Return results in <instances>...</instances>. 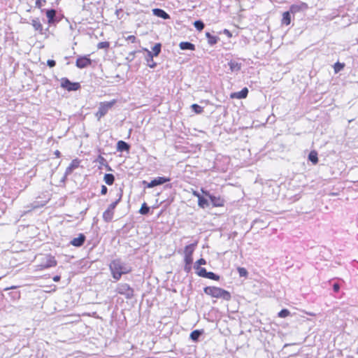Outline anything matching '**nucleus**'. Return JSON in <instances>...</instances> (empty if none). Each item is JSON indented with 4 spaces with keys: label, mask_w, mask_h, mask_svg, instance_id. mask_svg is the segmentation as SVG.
<instances>
[{
    "label": "nucleus",
    "mask_w": 358,
    "mask_h": 358,
    "mask_svg": "<svg viewBox=\"0 0 358 358\" xmlns=\"http://www.w3.org/2000/svg\"><path fill=\"white\" fill-rule=\"evenodd\" d=\"M55 154L57 157H59L60 156V152L59 150H56L55 152Z\"/></svg>",
    "instance_id": "obj_55"
},
{
    "label": "nucleus",
    "mask_w": 358,
    "mask_h": 358,
    "mask_svg": "<svg viewBox=\"0 0 358 358\" xmlns=\"http://www.w3.org/2000/svg\"><path fill=\"white\" fill-rule=\"evenodd\" d=\"M237 271L241 277L246 278L248 275V271L243 267H238Z\"/></svg>",
    "instance_id": "obj_33"
},
{
    "label": "nucleus",
    "mask_w": 358,
    "mask_h": 358,
    "mask_svg": "<svg viewBox=\"0 0 358 358\" xmlns=\"http://www.w3.org/2000/svg\"><path fill=\"white\" fill-rule=\"evenodd\" d=\"M109 47V43L104 41V42H100L97 45L98 49H106Z\"/></svg>",
    "instance_id": "obj_38"
},
{
    "label": "nucleus",
    "mask_w": 358,
    "mask_h": 358,
    "mask_svg": "<svg viewBox=\"0 0 358 358\" xmlns=\"http://www.w3.org/2000/svg\"><path fill=\"white\" fill-rule=\"evenodd\" d=\"M203 292L206 294L212 297L222 299L225 301H229L231 298V294L228 291L217 287H206Z\"/></svg>",
    "instance_id": "obj_2"
},
{
    "label": "nucleus",
    "mask_w": 358,
    "mask_h": 358,
    "mask_svg": "<svg viewBox=\"0 0 358 358\" xmlns=\"http://www.w3.org/2000/svg\"><path fill=\"white\" fill-rule=\"evenodd\" d=\"M289 314L290 312L287 309H282L278 313V315L281 318H285L289 315Z\"/></svg>",
    "instance_id": "obj_36"
},
{
    "label": "nucleus",
    "mask_w": 358,
    "mask_h": 358,
    "mask_svg": "<svg viewBox=\"0 0 358 358\" xmlns=\"http://www.w3.org/2000/svg\"><path fill=\"white\" fill-rule=\"evenodd\" d=\"M126 40L127 41H129L131 43H136V38L134 36H133V35L128 36L126 38Z\"/></svg>",
    "instance_id": "obj_42"
},
{
    "label": "nucleus",
    "mask_w": 358,
    "mask_h": 358,
    "mask_svg": "<svg viewBox=\"0 0 358 358\" xmlns=\"http://www.w3.org/2000/svg\"><path fill=\"white\" fill-rule=\"evenodd\" d=\"M122 196V190L120 189V193L118 194V198L108 206V207L107 208V210H112L114 212L115 208H116L117 205L121 201Z\"/></svg>",
    "instance_id": "obj_17"
},
{
    "label": "nucleus",
    "mask_w": 358,
    "mask_h": 358,
    "mask_svg": "<svg viewBox=\"0 0 358 358\" xmlns=\"http://www.w3.org/2000/svg\"><path fill=\"white\" fill-rule=\"evenodd\" d=\"M59 280H60V276H59V275H55V276L53 278V280H54L55 282H58V281H59Z\"/></svg>",
    "instance_id": "obj_51"
},
{
    "label": "nucleus",
    "mask_w": 358,
    "mask_h": 358,
    "mask_svg": "<svg viewBox=\"0 0 358 358\" xmlns=\"http://www.w3.org/2000/svg\"><path fill=\"white\" fill-rule=\"evenodd\" d=\"M103 180L107 185H111L115 181V177L111 173H106L103 178Z\"/></svg>",
    "instance_id": "obj_24"
},
{
    "label": "nucleus",
    "mask_w": 358,
    "mask_h": 358,
    "mask_svg": "<svg viewBox=\"0 0 358 358\" xmlns=\"http://www.w3.org/2000/svg\"><path fill=\"white\" fill-rule=\"evenodd\" d=\"M192 110L197 114H200L203 111V108L196 103H194L192 105Z\"/></svg>",
    "instance_id": "obj_32"
},
{
    "label": "nucleus",
    "mask_w": 358,
    "mask_h": 358,
    "mask_svg": "<svg viewBox=\"0 0 358 358\" xmlns=\"http://www.w3.org/2000/svg\"><path fill=\"white\" fill-rule=\"evenodd\" d=\"M116 292L120 294L125 296L129 299L134 296V289L127 283L118 284Z\"/></svg>",
    "instance_id": "obj_4"
},
{
    "label": "nucleus",
    "mask_w": 358,
    "mask_h": 358,
    "mask_svg": "<svg viewBox=\"0 0 358 358\" xmlns=\"http://www.w3.org/2000/svg\"><path fill=\"white\" fill-rule=\"evenodd\" d=\"M308 5L306 3L301 2L298 4H292L289 9V12H290L291 14L294 15L296 13H299L300 11L304 10L307 9Z\"/></svg>",
    "instance_id": "obj_9"
},
{
    "label": "nucleus",
    "mask_w": 358,
    "mask_h": 358,
    "mask_svg": "<svg viewBox=\"0 0 358 358\" xmlns=\"http://www.w3.org/2000/svg\"><path fill=\"white\" fill-rule=\"evenodd\" d=\"M161 43H156L155 46L152 48V55L155 56H157L161 52Z\"/></svg>",
    "instance_id": "obj_30"
},
{
    "label": "nucleus",
    "mask_w": 358,
    "mask_h": 358,
    "mask_svg": "<svg viewBox=\"0 0 358 358\" xmlns=\"http://www.w3.org/2000/svg\"><path fill=\"white\" fill-rule=\"evenodd\" d=\"M46 16L49 24L54 23L55 22L56 10L55 9L48 10L46 11Z\"/></svg>",
    "instance_id": "obj_15"
},
{
    "label": "nucleus",
    "mask_w": 358,
    "mask_h": 358,
    "mask_svg": "<svg viewBox=\"0 0 358 358\" xmlns=\"http://www.w3.org/2000/svg\"><path fill=\"white\" fill-rule=\"evenodd\" d=\"M69 166H71V168H72L73 169H76V167H78V163H75V162H74V161H73V162H71V164L69 165Z\"/></svg>",
    "instance_id": "obj_49"
},
{
    "label": "nucleus",
    "mask_w": 358,
    "mask_h": 358,
    "mask_svg": "<svg viewBox=\"0 0 358 358\" xmlns=\"http://www.w3.org/2000/svg\"><path fill=\"white\" fill-rule=\"evenodd\" d=\"M61 87L68 91H76L80 87L79 83H72L68 78H63L61 80Z\"/></svg>",
    "instance_id": "obj_6"
},
{
    "label": "nucleus",
    "mask_w": 358,
    "mask_h": 358,
    "mask_svg": "<svg viewBox=\"0 0 358 358\" xmlns=\"http://www.w3.org/2000/svg\"><path fill=\"white\" fill-rule=\"evenodd\" d=\"M106 166L108 168V170H111L110 167L108 164H106Z\"/></svg>",
    "instance_id": "obj_56"
},
{
    "label": "nucleus",
    "mask_w": 358,
    "mask_h": 358,
    "mask_svg": "<svg viewBox=\"0 0 358 358\" xmlns=\"http://www.w3.org/2000/svg\"><path fill=\"white\" fill-rule=\"evenodd\" d=\"M194 26L197 30L201 31L203 29L205 25L201 20H196L194 22Z\"/></svg>",
    "instance_id": "obj_31"
},
{
    "label": "nucleus",
    "mask_w": 358,
    "mask_h": 358,
    "mask_svg": "<svg viewBox=\"0 0 358 358\" xmlns=\"http://www.w3.org/2000/svg\"><path fill=\"white\" fill-rule=\"evenodd\" d=\"M47 64L49 67L52 68L56 65V62L53 59H48L47 61Z\"/></svg>",
    "instance_id": "obj_40"
},
{
    "label": "nucleus",
    "mask_w": 358,
    "mask_h": 358,
    "mask_svg": "<svg viewBox=\"0 0 358 358\" xmlns=\"http://www.w3.org/2000/svg\"><path fill=\"white\" fill-rule=\"evenodd\" d=\"M152 181L153 186L155 187V186L160 185L166 182L170 181V178H165V177H157V178H155L154 180H152Z\"/></svg>",
    "instance_id": "obj_19"
},
{
    "label": "nucleus",
    "mask_w": 358,
    "mask_h": 358,
    "mask_svg": "<svg viewBox=\"0 0 358 358\" xmlns=\"http://www.w3.org/2000/svg\"><path fill=\"white\" fill-rule=\"evenodd\" d=\"M116 100L113 99L110 101H104L99 103L98 111L96 113V117L99 120L103 117L108 110L115 105Z\"/></svg>",
    "instance_id": "obj_3"
},
{
    "label": "nucleus",
    "mask_w": 358,
    "mask_h": 358,
    "mask_svg": "<svg viewBox=\"0 0 358 358\" xmlns=\"http://www.w3.org/2000/svg\"><path fill=\"white\" fill-rule=\"evenodd\" d=\"M201 334H202L201 331H200V330H194L192 332H191V334H190V338L193 341H197L199 340L200 336L201 335Z\"/></svg>",
    "instance_id": "obj_28"
},
{
    "label": "nucleus",
    "mask_w": 358,
    "mask_h": 358,
    "mask_svg": "<svg viewBox=\"0 0 358 358\" xmlns=\"http://www.w3.org/2000/svg\"><path fill=\"white\" fill-rule=\"evenodd\" d=\"M228 64L231 72H237L241 70V64L240 63L235 61H230Z\"/></svg>",
    "instance_id": "obj_20"
},
{
    "label": "nucleus",
    "mask_w": 358,
    "mask_h": 358,
    "mask_svg": "<svg viewBox=\"0 0 358 358\" xmlns=\"http://www.w3.org/2000/svg\"><path fill=\"white\" fill-rule=\"evenodd\" d=\"M185 265L184 266V271L186 272V273H189L191 269H192V263H189L187 264V262H185Z\"/></svg>",
    "instance_id": "obj_39"
},
{
    "label": "nucleus",
    "mask_w": 358,
    "mask_h": 358,
    "mask_svg": "<svg viewBox=\"0 0 358 358\" xmlns=\"http://www.w3.org/2000/svg\"><path fill=\"white\" fill-rule=\"evenodd\" d=\"M196 274L200 277L206 278L208 271L205 268L202 267L199 271H196Z\"/></svg>",
    "instance_id": "obj_37"
},
{
    "label": "nucleus",
    "mask_w": 358,
    "mask_h": 358,
    "mask_svg": "<svg viewBox=\"0 0 358 358\" xmlns=\"http://www.w3.org/2000/svg\"><path fill=\"white\" fill-rule=\"evenodd\" d=\"M152 13L154 15L161 17L164 20H168L170 19V15L165 12L164 10L161 8H154L152 9Z\"/></svg>",
    "instance_id": "obj_11"
},
{
    "label": "nucleus",
    "mask_w": 358,
    "mask_h": 358,
    "mask_svg": "<svg viewBox=\"0 0 358 358\" xmlns=\"http://www.w3.org/2000/svg\"><path fill=\"white\" fill-rule=\"evenodd\" d=\"M224 33L225 34H227V35L228 36H229V37H230V36H231V34L230 31H229L228 29H224Z\"/></svg>",
    "instance_id": "obj_50"
},
{
    "label": "nucleus",
    "mask_w": 358,
    "mask_h": 358,
    "mask_svg": "<svg viewBox=\"0 0 358 358\" xmlns=\"http://www.w3.org/2000/svg\"><path fill=\"white\" fill-rule=\"evenodd\" d=\"M197 245V243L189 244L187 246H185L184 250V262L189 263H192L193 258H192V254L195 250V248Z\"/></svg>",
    "instance_id": "obj_5"
},
{
    "label": "nucleus",
    "mask_w": 358,
    "mask_h": 358,
    "mask_svg": "<svg viewBox=\"0 0 358 358\" xmlns=\"http://www.w3.org/2000/svg\"><path fill=\"white\" fill-rule=\"evenodd\" d=\"M136 52V51L131 52L129 54V57H127V59H129V57H131V60H132L134 58V57H135Z\"/></svg>",
    "instance_id": "obj_48"
},
{
    "label": "nucleus",
    "mask_w": 358,
    "mask_h": 358,
    "mask_svg": "<svg viewBox=\"0 0 358 358\" xmlns=\"http://www.w3.org/2000/svg\"><path fill=\"white\" fill-rule=\"evenodd\" d=\"M43 3H45V0H36V7L41 8L43 6Z\"/></svg>",
    "instance_id": "obj_41"
},
{
    "label": "nucleus",
    "mask_w": 358,
    "mask_h": 358,
    "mask_svg": "<svg viewBox=\"0 0 358 358\" xmlns=\"http://www.w3.org/2000/svg\"><path fill=\"white\" fill-rule=\"evenodd\" d=\"M179 47L181 50H195V45L190 43V42H181L180 44H179Z\"/></svg>",
    "instance_id": "obj_18"
},
{
    "label": "nucleus",
    "mask_w": 358,
    "mask_h": 358,
    "mask_svg": "<svg viewBox=\"0 0 358 358\" xmlns=\"http://www.w3.org/2000/svg\"><path fill=\"white\" fill-rule=\"evenodd\" d=\"M100 163L101 164H104V163H106V159L102 157H100Z\"/></svg>",
    "instance_id": "obj_54"
},
{
    "label": "nucleus",
    "mask_w": 358,
    "mask_h": 358,
    "mask_svg": "<svg viewBox=\"0 0 358 358\" xmlns=\"http://www.w3.org/2000/svg\"><path fill=\"white\" fill-rule=\"evenodd\" d=\"M85 236L83 234H80L78 237L73 238L70 243L76 247L82 246L85 241Z\"/></svg>",
    "instance_id": "obj_10"
},
{
    "label": "nucleus",
    "mask_w": 358,
    "mask_h": 358,
    "mask_svg": "<svg viewBox=\"0 0 358 358\" xmlns=\"http://www.w3.org/2000/svg\"><path fill=\"white\" fill-rule=\"evenodd\" d=\"M143 183L146 185V187L148 188H152L154 187L152 181L151 180L150 182H146L145 180L143 181Z\"/></svg>",
    "instance_id": "obj_43"
},
{
    "label": "nucleus",
    "mask_w": 358,
    "mask_h": 358,
    "mask_svg": "<svg viewBox=\"0 0 358 358\" xmlns=\"http://www.w3.org/2000/svg\"><path fill=\"white\" fill-rule=\"evenodd\" d=\"M206 36L208 38V43L210 45L216 44L219 40V38L216 36L211 35L209 32L206 33Z\"/></svg>",
    "instance_id": "obj_21"
},
{
    "label": "nucleus",
    "mask_w": 358,
    "mask_h": 358,
    "mask_svg": "<svg viewBox=\"0 0 358 358\" xmlns=\"http://www.w3.org/2000/svg\"><path fill=\"white\" fill-rule=\"evenodd\" d=\"M109 268L113 278L116 280H119L122 274L129 273L131 271V267L127 266L120 259L113 260L109 265Z\"/></svg>",
    "instance_id": "obj_1"
},
{
    "label": "nucleus",
    "mask_w": 358,
    "mask_h": 358,
    "mask_svg": "<svg viewBox=\"0 0 358 358\" xmlns=\"http://www.w3.org/2000/svg\"><path fill=\"white\" fill-rule=\"evenodd\" d=\"M291 23V13L288 10L282 14V24L289 25Z\"/></svg>",
    "instance_id": "obj_22"
},
{
    "label": "nucleus",
    "mask_w": 358,
    "mask_h": 358,
    "mask_svg": "<svg viewBox=\"0 0 358 358\" xmlns=\"http://www.w3.org/2000/svg\"><path fill=\"white\" fill-rule=\"evenodd\" d=\"M196 262L199 265H205V264H206V261L204 259H203V258L199 259V260H197Z\"/></svg>",
    "instance_id": "obj_45"
},
{
    "label": "nucleus",
    "mask_w": 358,
    "mask_h": 358,
    "mask_svg": "<svg viewBox=\"0 0 358 358\" xmlns=\"http://www.w3.org/2000/svg\"><path fill=\"white\" fill-rule=\"evenodd\" d=\"M108 188L105 185L101 186V194L105 195L107 194Z\"/></svg>",
    "instance_id": "obj_44"
},
{
    "label": "nucleus",
    "mask_w": 358,
    "mask_h": 358,
    "mask_svg": "<svg viewBox=\"0 0 358 358\" xmlns=\"http://www.w3.org/2000/svg\"><path fill=\"white\" fill-rule=\"evenodd\" d=\"M113 216H114V212L112 211V210H106L103 213V220H104V222H110L112 221V220L113 219Z\"/></svg>",
    "instance_id": "obj_16"
},
{
    "label": "nucleus",
    "mask_w": 358,
    "mask_h": 358,
    "mask_svg": "<svg viewBox=\"0 0 358 358\" xmlns=\"http://www.w3.org/2000/svg\"><path fill=\"white\" fill-rule=\"evenodd\" d=\"M57 265V261L53 257L49 256L47 259V262L44 265V267L49 268L55 266Z\"/></svg>",
    "instance_id": "obj_27"
},
{
    "label": "nucleus",
    "mask_w": 358,
    "mask_h": 358,
    "mask_svg": "<svg viewBox=\"0 0 358 358\" xmlns=\"http://www.w3.org/2000/svg\"><path fill=\"white\" fill-rule=\"evenodd\" d=\"M143 50L144 51L147 52L146 60H147L148 65L149 66V67H150L152 69L156 67L157 63L155 62L154 60H153V57L155 55H152V52L151 51L148 50L147 48H143Z\"/></svg>",
    "instance_id": "obj_12"
},
{
    "label": "nucleus",
    "mask_w": 358,
    "mask_h": 358,
    "mask_svg": "<svg viewBox=\"0 0 358 358\" xmlns=\"http://www.w3.org/2000/svg\"><path fill=\"white\" fill-rule=\"evenodd\" d=\"M344 66H345V64L343 63H340L338 62H336L334 66L335 73H338V72L341 71L342 69H343Z\"/></svg>",
    "instance_id": "obj_34"
},
{
    "label": "nucleus",
    "mask_w": 358,
    "mask_h": 358,
    "mask_svg": "<svg viewBox=\"0 0 358 358\" xmlns=\"http://www.w3.org/2000/svg\"><path fill=\"white\" fill-rule=\"evenodd\" d=\"M203 193L209 197L213 206L220 207L224 206V200L220 197L211 195L209 192L202 190Z\"/></svg>",
    "instance_id": "obj_8"
},
{
    "label": "nucleus",
    "mask_w": 358,
    "mask_h": 358,
    "mask_svg": "<svg viewBox=\"0 0 358 358\" xmlns=\"http://www.w3.org/2000/svg\"><path fill=\"white\" fill-rule=\"evenodd\" d=\"M198 205L199 207L205 208L209 206V202L206 198L201 196H199V199H198Z\"/></svg>",
    "instance_id": "obj_26"
},
{
    "label": "nucleus",
    "mask_w": 358,
    "mask_h": 358,
    "mask_svg": "<svg viewBox=\"0 0 358 358\" xmlns=\"http://www.w3.org/2000/svg\"><path fill=\"white\" fill-rule=\"evenodd\" d=\"M248 90L247 87L243 88L240 92L235 93V96L238 99H244L248 96Z\"/></svg>",
    "instance_id": "obj_25"
},
{
    "label": "nucleus",
    "mask_w": 358,
    "mask_h": 358,
    "mask_svg": "<svg viewBox=\"0 0 358 358\" xmlns=\"http://www.w3.org/2000/svg\"><path fill=\"white\" fill-rule=\"evenodd\" d=\"M150 211V207L145 203H143L139 210L141 215H147Z\"/></svg>",
    "instance_id": "obj_29"
},
{
    "label": "nucleus",
    "mask_w": 358,
    "mask_h": 358,
    "mask_svg": "<svg viewBox=\"0 0 358 358\" xmlns=\"http://www.w3.org/2000/svg\"><path fill=\"white\" fill-rule=\"evenodd\" d=\"M202 267H201V265H199L196 262L194 263V268L196 271H199V269H201Z\"/></svg>",
    "instance_id": "obj_47"
},
{
    "label": "nucleus",
    "mask_w": 358,
    "mask_h": 358,
    "mask_svg": "<svg viewBox=\"0 0 358 358\" xmlns=\"http://www.w3.org/2000/svg\"><path fill=\"white\" fill-rule=\"evenodd\" d=\"M130 149V145L123 141H119L117 143V150L119 152H124L127 151L129 152Z\"/></svg>",
    "instance_id": "obj_13"
},
{
    "label": "nucleus",
    "mask_w": 358,
    "mask_h": 358,
    "mask_svg": "<svg viewBox=\"0 0 358 358\" xmlns=\"http://www.w3.org/2000/svg\"><path fill=\"white\" fill-rule=\"evenodd\" d=\"M92 64V60L87 56L79 57L76 62V66L79 69L86 68Z\"/></svg>",
    "instance_id": "obj_7"
},
{
    "label": "nucleus",
    "mask_w": 358,
    "mask_h": 358,
    "mask_svg": "<svg viewBox=\"0 0 358 358\" xmlns=\"http://www.w3.org/2000/svg\"><path fill=\"white\" fill-rule=\"evenodd\" d=\"M193 194H194L195 196H196V197L198 198V199H199V196H201V195L199 192H196V191H194V192H193Z\"/></svg>",
    "instance_id": "obj_52"
},
{
    "label": "nucleus",
    "mask_w": 358,
    "mask_h": 358,
    "mask_svg": "<svg viewBox=\"0 0 358 358\" xmlns=\"http://www.w3.org/2000/svg\"><path fill=\"white\" fill-rule=\"evenodd\" d=\"M73 170V169L71 168V166H69L66 170V173L68 174L70 172H71V171Z\"/></svg>",
    "instance_id": "obj_53"
},
{
    "label": "nucleus",
    "mask_w": 358,
    "mask_h": 358,
    "mask_svg": "<svg viewBox=\"0 0 358 358\" xmlns=\"http://www.w3.org/2000/svg\"><path fill=\"white\" fill-rule=\"evenodd\" d=\"M333 289L335 292H338L340 289V285L338 283H334L333 285Z\"/></svg>",
    "instance_id": "obj_46"
},
{
    "label": "nucleus",
    "mask_w": 358,
    "mask_h": 358,
    "mask_svg": "<svg viewBox=\"0 0 358 358\" xmlns=\"http://www.w3.org/2000/svg\"><path fill=\"white\" fill-rule=\"evenodd\" d=\"M206 278L214 280H219L220 276L217 274L214 273L213 272H208L207 276Z\"/></svg>",
    "instance_id": "obj_35"
},
{
    "label": "nucleus",
    "mask_w": 358,
    "mask_h": 358,
    "mask_svg": "<svg viewBox=\"0 0 358 358\" xmlns=\"http://www.w3.org/2000/svg\"><path fill=\"white\" fill-rule=\"evenodd\" d=\"M31 25L36 31H38L40 34H43V25L41 23L38 18H34L31 20Z\"/></svg>",
    "instance_id": "obj_14"
},
{
    "label": "nucleus",
    "mask_w": 358,
    "mask_h": 358,
    "mask_svg": "<svg viewBox=\"0 0 358 358\" xmlns=\"http://www.w3.org/2000/svg\"><path fill=\"white\" fill-rule=\"evenodd\" d=\"M308 159L313 164L318 162L317 152L315 150L311 151L308 155Z\"/></svg>",
    "instance_id": "obj_23"
}]
</instances>
